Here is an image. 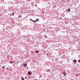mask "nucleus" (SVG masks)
I'll use <instances>...</instances> for the list:
<instances>
[{
  "mask_svg": "<svg viewBox=\"0 0 80 80\" xmlns=\"http://www.w3.org/2000/svg\"><path fill=\"white\" fill-rule=\"evenodd\" d=\"M23 65H24V67H27V63H26L25 64L23 63Z\"/></svg>",
  "mask_w": 80,
  "mask_h": 80,
  "instance_id": "obj_1",
  "label": "nucleus"
},
{
  "mask_svg": "<svg viewBox=\"0 0 80 80\" xmlns=\"http://www.w3.org/2000/svg\"><path fill=\"white\" fill-rule=\"evenodd\" d=\"M38 21H39V19H37L35 21H34V22H38Z\"/></svg>",
  "mask_w": 80,
  "mask_h": 80,
  "instance_id": "obj_2",
  "label": "nucleus"
},
{
  "mask_svg": "<svg viewBox=\"0 0 80 80\" xmlns=\"http://www.w3.org/2000/svg\"><path fill=\"white\" fill-rule=\"evenodd\" d=\"M30 21H32V22H35V21L32 20V19H30Z\"/></svg>",
  "mask_w": 80,
  "mask_h": 80,
  "instance_id": "obj_3",
  "label": "nucleus"
},
{
  "mask_svg": "<svg viewBox=\"0 0 80 80\" xmlns=\"http://www.w3.org/2000/svg\"><path fill=\"white\" fill-rule=\"evenodd\" d=\"M28 75H31V73H30V72H28Z\"/></svg>",
  "mask_w": 80,
  "mask_h": 80,
  "instance_id": "obj_4",
  "label": "nucleus"
},
{
  "mask_svg": "<svg viewBox=\"0 0 80 80\" xmlns=\"http://www.w3.org/2000/svg\"><path fill=\"white\" fill-rule=\"evenodd\" d=\"M62 74H65V73H66V72L64 71L63 72H62Z\"/></svg>",
  "mask_w": 80,
  "mask_h": 80,
  "instance_id": "obj_5",
  "label": "nucleus"
},
{
  "mask_svg": "<svg viewBox=\"0 0 80 80\" xmlns=\"http://www.w3.org/2000/svg\"><path fill=\"white\" fill-rule=\"evenodd\" d=\"M14 63V62L12 61H10V63Z\"/></svg>",
  "mask_w": 80,
  "mask_h": 80,
  "instance_id": "obj_6",
  "label": "nucleus"
},
{
  "mask_svg": "<svg viewBox=\"0 0 80 80\" xmlns=\"http://www.w3.org/2000/svg\"><path fill=\"white\" fill-rule=\"evenodd\" d=\"M50 69H47V72H49V71H50Z\"/></svg>",
  "mask_w": 80,
  "mask_h": 80,
  "instance_id": "obj_7",
  "label": "nucleus"
},
{
  "mask_svg": "<svg viewBox=\"0 0 80 80\" xmlns=\"http://www.w3.org/2000/svg\"><path fill=\"white\" fill-rule=\"evenodd\" d=\"M35 52H36V53H38L39 52V51H35Z\"/></svg>",
  "mask_w": 80,
  "mask_h": 80,
  "instance_id": "obj_8",
  "label": "nucleus"
},
{
  "mask_svg": "<svg viewBox=\"0 0 80 80\" xmlns=\"http://www.w3.org/2000/svg\"><path fill=\"white\" fill-rule=\"evenodd\" d=\"M68 12H70V9H68Z\"/></svg>",
  "mask_w": 80,
  "mask_h": 80,
  "instance_id": "obj_9",
  "label": "nucleus"
},
{
  "mask_svg": "<svg viewBox=\"0 0 80 80\" xmlns=\"http://www.w3.org/2000/svg\"><path fill=\"white\" fill-rule=\"evenodd\" d=\"M22 80H24L25 79H24V78H22Z\"/></svg>",
  "mask_w": 80,
  "mask_h": 80,
  "instance_id": "obj_10",
  "label": "nucleus"
},
{
  "mask_svg": "<svg viewBox=\"0 0 80 80\" xmlns=\"http://www.w3.org/2000/svg\"><path fill=\"white\" fill-rule=\"evenodd\" d=\"M64 76H66V75H67V74H66V73H64Z\"/></svg>",
  "mask_w": 80,
  "mask_h": 80,
  "instance_id": "obj_11",
  "label": "nucleus"
},
{
  "mask_svg": "<svg viewBox=\"0 0 80 80\" xmlns=\"http://www.w3.org/2000/svg\"><path fill=\"white\" fill-rule=\"evenodd\" d=\"M44 37H45V38H47V36H45Z\"/></svg>",
  "mask_w": 80,
  "mask_h": 80,
  "instance_id": "obj_12",
  "label": "nucleus"
},
{
  "mask_svg": "<svg viewBox=\"0 0 80 80\" xmlns=\"http://www.w3.org/2000/svg\"><path fill=\"white\" fill-rule=\"evenodd\" d=\"M5 66H4L3 67H2V68H4V67H5Z\"/></svg>",
  "mask_w": 80,
  "mask_h": 80,
  "instance_id": "obj_13",
  "label": "nucleus"
},
{
  "mask_svg": "<svg viewBox=\"0 0 80 80\" xmlns=\"http://www.w3.org/2000/svg\"><path fill=\"white\" fill-rule=\"evenodd\" d=\"M73 62H75V60H74L73 61Z\"/></svg>",
  "mask_w": 80,
  "mask_h": 80,
  "instance_id": "obj_14",
  "label": "nucleus"
},
{
  "mask_svg": "<svg viewBox=\"0 0 80 80\" xmlns=\"http://www.w3.org/2000/svg\"><path fill=\"white\" fill-rule=\"evenodd\" d=\"M20 17H21L20 16H19V17H18V18H20Z\"/></svg>",
  "mask_w": 80,
  "mask_h": 80,
  "instance_id": "obj_15",
  "label": "nucleus"
},
{
  "mask_svg": "<svg viewBox=\"0 0 80 80\" xmlns=\"http://www.w3.org/2000/svg\"><path fill=\"white\" fill-rule=\"evenodd\" d=\"M12 14H13V15H14V13H12Z\"/></svg>",
  "mask_w": 80,
  "mask_h": 80,
  "instance_id": "obj_16",
  "label": "nucleus"
},
{
  "mask_svg": "<svg viewBox=\"0 0 80 80\" xmlns=\"http://www.w3.org/2000/svg\"><path fill=\"white\" fill-rule=\"evenodd\" d=\"M80 60H79L78 61V62H80Z\"/></svg>",
  "mask_w": 80,
  "mask_h": 80,
  "instance_id": "obj_17",
  "label": "nucleus"
},
{
  "mask_svg": "<svg viewBox=\"0 0 80 80\" xmlns=\"http://www.w3.org/2000/svg\"><path fill=\"white\" fill-rule=\"evenodd\" d=\"M25 78L26 79H27V77H25Z\"/></svg>",
  "mask_w": 80,
  "mask_h": 80,
  "instance_id": "obj_18",
  "label": "nucleus"
},
{
  "mask_svg": "<svg viewBox=\"0 0 80 80\" xmlns=\"http://www.w3.org/2000/svg\"><path fill=\"white\" fill-rule=\"evenodd\" d=\"M42 77V76L41 75V76H40V77Z\"/></svg>",
  "mask_w": 80,
  "mask_h": 80,
  "instance_id": "obj_19",
  "label": "nucleus"
},
{
  "mask_svg": "<svg viewBox=\"0 0 80 80\" xmlns=\"http://www.w3.org/2000/svg\"><path fill=\"white\" fill-rule=\"evenodd\" d=\"M35 6H36V7H37V5H35Z\"/></svg>",
  "mask_w": 80,
  "mask_h": 80,
  "instance_id": "obj_20",
  "label": "nucleus"
},
{
  "mask_svg": "<svg viewBox=\"0 0 80 80\" xmlns=\"http://www.w3.org/2000/svg\"><path fill=\"white\" fill-rule=\"evenodd\" d=\"M77 75H78V74H76V76H77Z\"/></svg>",
  "mask_w": 80,
  "mask_h": 80,
  "instance_id": "obj_21",
  "label": "nucleus"
},
{
  "mask_svg": "<svg viewBox=\"0 0 80 80\" xmlns=\"http://www.w3.org/2000/svg\"><path fill=\"white\" fill-rule=\"evenodd\" d=\"M18 63V62H17Z\"/></svg>",
  "mask_w": 80,
  "mask_h": 80,
  "instance_id": "obj_22",
  "label": "nucleus"
},
{
  "mask_svg": "<svg viewBox=\"0 0 80 80\" xmlns=\"http://www.w3.org/2000/svg\"><path fill=\"white\" fill-rule=\"evenodd\" d=\"M77 63V62H75L74 63Z\"/></svg>",
  "mask_w": 80,
  "mask_h": 80,
  "instance_id": "obj_23",
  "label": "nucleus"
},
{
  "mask_svg": "<svg viewBox=\"0 0 80 80\" xmlns=\"http://www.w3.org/2000/svg\"><path fill=\"white\" fill-rule=\"evenodd\" d=\"M53 72H54V70H53Z\"/></svg>",
  "mask_w": 80,
  "mask_h": 80,
  "instance_id": "obj_24",
  "label": "nucleus"
},
{
  "mask_svg": "<svg viewBox=\"0 0 80 80\" xmlns=\"http://www.w3.org/2000/svg\"><path fill=\"white\" fill-rule=\"evenodd\" d=\"M44 31L45 30V29H44Z\"/></svg>",
  "mask_w": 80,
  "mask_h": 80,
  "instance_id": "obj_25",
  "label": "nucleus"
},
{
  "mask_svg": "<svg viewBox=\"0 0 80 80\" xmlns=\"http://www.w3.org/2000/svg\"><path fill=\"white\" fill-rule=\"evenodd\" d=\"M27 68L28 69V67H27Z\"/></svg>",
  "mask_w": 80,
  "mask_h": 80,
  "instance_id": "obj_26",
  "label": "nucleus"
},
{
  "mask_svg": "<svg viewBox=\"0 0 80 80\" xmlns=\"http://www.w3.org/2000/svg\"><path fill=\"white\" fill-rule=\"evenodd\" d=\"M8 57H9V56H8Z\"/></svg>",
  "mask_w": 80,
  "mask_h": 80,
  "instance_id": "obj_27",
  "label": "nucleus"
},
{
  "mask_svg": "<svg viewBox=\"0 0 80 80\" xmlns=\"http://www.w3.org/2000/svg\"><path fill=\"white\" fill-rule=\"evenodd\" d=\"M7 69H8V68H7Z\"/></svg>",
  "mask_w": 80,
  "mask_h": 80,
  "instance_id": "obj_28",
  "label": "nucleus"
},
{
  "mask_svg": "<svg viewBox=\"0 0 80 80\" xmlns=\"http://www.w3.org/2000/svg\"><path fill=\"white\" fill-rule=\"evenodd\" d=\"M35 80H37V79H35Z\"/></svg>",
  "mask_w": 80,
  "mask_h": 80,
  "instance_id": "obj_29",
  "label": "nucleus"
}]
</instances>
